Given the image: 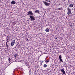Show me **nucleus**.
<instances>
[{
	"label": "nucleus",
	"mask_w": 75,
	"mask_h": 75,
	"mask_svg": "<svg viewBox=\"0 0 75 75\" xmlns=\"http://www.w3.org/2000/svg\"><path fill=\"white\" fill-rule=\"evenodd\" d=\"M43 3L46 6H49V5H50V3H49L47 2L46 1H42Z\"/></svg>",
	"instance_id": "f257e3e1"
},
{
	"label": "nucleus",
	"mask_w": 75,
	"mask_h": 75,
	"mask_svg": "<svg viewBox=\"0 0 75 75\" xmlns=\"http://www.w3.org/2000/svg\"><path fill=\"white\" fill-rule=\"evenodd\" d=\"M30 21H34L35 20V17L34 16L30 15Z\"/></svg>",
	"instance_id": "f03ea898"
},
{
	"label": "nucleus",
	"mask_w": 75,
	"mask_h": 75,
	"mask_svg": "<svg viewBox=\"0 0 75 75\" xmlns=\"http://www.w3.org/2000/svg\"><path fill=\"white\" fill-rule=\"evenodd\" d=\"M33 15L34 14L31 11H29L28 12V13L27 14V15H31V16H33Z\"/></svg>",
	"instance_id": "7ed1b4c3"
},
{
	"label": "nucleus",
	"mask_w": 75,
	"mask_h": 75,
	"mask_svg": "<svg viewBox=\"0 0 75 75\" xmlns=\"http://www.w3.org/2000/svg\"><path fill=\"white\" fill-rule=\"evenodd\" d=\"M67 9H68V11L67 12L68 15H70L71 13V10L69 8H68Z\"/></svg>",
	"instance_id": "20e7f679"
},
{
	"label": "nucleus",
	"mask_w": 75,
	"mask_h": 75,
	"mask_svg": "<svg viewBox=\"0 0 75 75\" xmlns=\"http://www.w3.org/2000/svg\"><path fill=\"white\" fill-rule=\"evenodd\" d=\"M15 42V40H13L11 42V45L12 46H13Z\"/></svg>",
	"instance_id": "39448f33"
},
{
	"label": "nucleus",
	"mask_w": 75,
	"mask_h": 75,
	"mask_svg": "<svg viewBox=\"0 0 75 75\" xmlns=\"http://www.w3.org/2000/svg\"><path fill=\"white\" fill-rule=\"evenodd\" d=\"M61 72H62L63 73V74L64 75L65 74V72L64 71V69H61Z\"/></svg>",
	"instance_id": "423d86ee"
},
{
	"label": "nucleus",
	"mask_w": 75,
	"mask_h": 75,
	"mask_svg": "<svg viewBox=\"0 0 75 75\" xmlns=\"http://www.w3.org/2000/svg\"><path fill=\"white\" fill-rule=\"evenodd\" d=\"M34 12L35 13H38V14H40V11L39 10H36Z\"/></svg>",
	"instance_id": "0eeeda50"
},
{
	"label": "nucleus",
	"mask_w": 75,
	"mask_h": 75,
	"mask_svg": "<svg viewBox=\"0 0 75 75\" xmlns=\"http://www.w3.org/2000/svg\"><path fill=\"white\" fill-rule=\"evenodd\" d=\"M16 3L15 1H12V2H11V4H12L13 5H14V4H15Z\"/></svg>",
	"instance_id": "6e6552de"
},
{
	"label": "nucleus",
	"mask_w": 75,
	"mask_h": 75,
	"mask_svg": "<svg viewBox=\"0 0 75 75\" xmlns=\"http://www.w3.org/2000/svg\"><path fill=\"white\" fill-rule=\"evenodd\" d=\"M45 30L46 32H48L49 31V29L48 28H47Z\"/></svg>",
	"instance_id": "1a4fd4ad"
},
{
	"label": "nucleus",
	"mask_w": 75,
	"mask_h": 75,
	"mask_svg": "<svg viewBox=\"0 0 75 75\" xmlns=\"http://www.w3.org/2000/svg\"><path fill=\"white\" fill-rule=\"evenodd\" d=\"M69 7L71 8L73 7V5L72 4H71L69 5Z\"/></svg>",
	"instance_id": "9d476101"
},
{
	"label": "nucleus",
	"mask_w": 75,
	"mask_h": 75,
	"mask_svg": "<svg viewBox=\"0 0 75 75\" xmlns=\"http://www.w3.org/2000/svg\"><path fill=\"white\" fill-rule=\"evenodd\" d=\"M43 66L44 67L46 68L47 67V65L46 64H44Z\"/></svg>",
	"instance_id": "9b49d317"
},
{
	"label": "nucleus",
	"mask_w": 75,
	"mask_h": 75,
	"mask_svg": "<svg viewBox=\"0 0 75 75\" xmlns=\"http://www.w3.org/2000/svg\"><path fill=\"white\" fill-rule=\"evenodd\" d=\"M59 59H62V55H59Z\"/></svg>",
	"instance_id": "f8f14e48"
},
{
	"label": "nucleus",
	"mask_w": 75,
	"mask_h": 75,
	"mask_svg": "<svg viewBox=\"0 0 75 75\" xmlns=\"http://www.w3.org/2000/svg\"><path fill=\"white\" fill-rule=\"evenodd\" d=\"M14 56L15 58H17V57L18 55L17 54H15Z\"/></svg>",
	"instance_id": "ddd939ff"
},
{
	"label": "nucleus",
	"mask_w": 75,
	"mask_h": 75,
	"mask_svg": "<svg viewBox=\"0 0 75 75\" xmlns=\"http://www.w3.org/2000/svg\"><path fill=\"white\" fill-rule=\"evenodd\" d=\"M59 59V60H60V62H63V61L62 60V59Z\"/></svg>",
	"instance_id": "4468645a"
},
{
	"label": "nucleus",
	"mask_w": 75,
	"mask_h": 75,
	"mask_svg": "<svg viewBox=\"0 0 75 75\" xmlns=\"http://www.w3.org/2000/svg\"><path fill=\"white\" fill-rule=\"evenodd\" d=\"M6 47H7V48H8V47H9L8 45L7 44H6Z\"/></svg>",
	"instance_id": "2eb2a0df"
},
{
	"label": "nucleus",
	"mask_w": 75,
	"mask_h": 75,
	"mask_svg": "<svg viewBox=\"0 0 75 75\" xmlns=\"http://www.w3.org/2000/svg\"><path fill=\"white\" fill-rule=\"evenodd\" d=\"M45 62L46 63H48L49 62V60H45Z\"/></svg>",
	"instance_id": "dca6fc26"
},
{
	"label": "nucleus",
	"mask_w": 75,
	"mask_h": 75,
	"mask_svg": "<svg viewBox=\"0 0 75 75\" xmlns=\"http://www.w3.org/2000/svg\"><path fill=\"white\" fill-rule=\"evenodd\" d=\"M11 60V59L9 57V58H8V60H9V61H10Z\"/></svg>",
	"instance_id": "f3484780"
},
{
	"label": "nucleus",
	"mask_w": 75,
	"mask_h": 75,
	"mask_svg": "<svg viewBox=\"0 0 75 75\" xmlns=\"http://www.w3.org/2000/svg\"><path fill=\"white\" fill-rule=\"evenodd\" d=\"M42 65V63L41 62L40 63V65Z\"/></svg>",
	"instance_id": "a211bd4d"
},
{
	"label": "nucleus",
	"mask_w": 75,
	"mask_h": 75,
	"mask_svg": "<svg viewBox=\"0 0 75 75\" xmlns=\"http://www.w3.org/2000/svg\"><path fill=\"white\" fill-rule=\"evenodd\" d=\"M60 8H59V9H58L59 10H61Z\"/></svg>",
	"instance_id": "6ab92c4d"
},
{
	"label": "nucleus",
	"mask_w": 75,
	"mask_h": 75,
	"mask_svg": "<svg viewBox=\"0 0 75 75\" xmlns=\"http://www.w3.org/2000/svg\"><path fill=\"white\" fill-rule=\"evenodd\" d=\"M41 62L42 63H43L44 62V61H42Z\"/></svg>",
	"instance_id": "aec40b11"
},
{
	"label": "nucleus",
	"mask_w": 75,
	"mask_h": 75,
	"mask_svg": "<svg viewBox=\"0 0 75 75\" xmlns=\"http://www.w3.org/2000/svg\"><path fill=\"white\" fill-rule=\"evenodd\" d=\"M72 25H70V26L71 27H71H72Z\"/></svg>",
	"instance_id": "412c9836"
},
{
	"label": "nucleus",
	"mask_w": 75,
	"mask_h": 75,
	"mask_svg": "<svg viewBox=\"0 0 75 75\" xmlns=\"http://www.w3.org/2000/svg\"><path fill=\"white\" fill-rule=\"evenodd\" d=\"M7 42H8V40H6ZM9 41H8V42H9Z\"/></svg>",
	"instance_id": "4be33fe9"
},
{
	"label": "nucleus",
	"mask_w": 75,
	"mask_h": 75,
	"mask_svg": "<svg viewBox=\"0 0 75 75\" xmlns=\"http://www.w3.org/2000/svg\"><path fill=\"white\" fill-rule=\"evenodd\" d=\"M7 43H8V42H6V44H7Z\"/></svg>",
	"instance_id": "5701e85b"
},
{
	"label": "nucleus",
	"mask_w": 75,
	"mask_h": 75,
	"mask_svg": "<svg viewBox=\"0 0 75 75\" xmlns=\"http://www.w3.org/2000/svg\"><path fill=\"white\" fill-rule=\"evenodd\" d=\"M51 2V1H50V0H49V2Z\"/></svg>",
	"instance_id": "b1692460"
},
{
	"label": "nucleus",
	"mask_w": 75,
	"mask_h": 75,
	"mask_svg": "<svg viewBox=\"0 0 75 75\" xmlns=\"http://www.w3.org/2000/svg\"><path fill=\"white\" fill-rule=\"evenodd\" d=\"M57 39V38H55V39Z\"/></svg>",
	"instance_id": "393cba45"
},
{
	"label": "nucleus",
	"mask_w": 75,
	"mask_h": 75,
	"mask_svg": "<svg viewBox=\"0 0 75 75\" xmlns=\"http://www.w3.org/2000/svg\"><path fill=\"white\" fill-rule=\"evenodd\" d=\"M46 1H48V0H45Z\"/></svg>",
	"instance_id": "a878e982"
},
{
	"label": "nucleus",
	"mask_w": 75,
	"mask_h": 75,
	"mask_svg": "<svg viewBox=\"0 0 75 75\" xmlns=\"http://www.w3.org/2000/svg\"><path fill=\"white\" fill-rule=\"evenodd\" d=\"M9 38H8L7 39V40H8Z\"/></svg>",
	"instance_id": "bb28decb"
},
{
	"label": "nucleus",
	"mask_w": 75,
	"mask_h": 75,
	"mask_svg": "<svg viewBox=\"0 0 75 75\" xmlns=\"http://www.w3.org/2000/svg\"><path fill=\"white\" fill-rule=\"evenodd\" d=\"M7 37H8V35L7 36Z\"/></svg>",
	"instance_id": "cd10ccee"
},
{
	"label": "nucleus",
	"mask_w": 75,
	"mask_h": 75,
	"mask_svg": "<svg viewBox=\"0 0 75 75\" xmlns=\"http://www.w3.org/2000/svg\"><path fill=\"white\" fill-rule=\"evenodd\" d=\"M28 41H29V40H28V39H27Z\"/></svg>",
	"instance_id": "c85d7f7f"
},
{
	"label": "nucleus",
	"mask_w": 75,
	"mask_h": 75,
	"mask_svg": "<svg viewBox=\"0 0 75 75\" xmlns=\"http://www.w3.org/2000/svg\"><path fill=\"white\" fill-rule=\"evenodd\" d=\"M45 42V41L43 42Z\"/></svg>",
	"instance_id": "c756f323"
}]
</instances>
